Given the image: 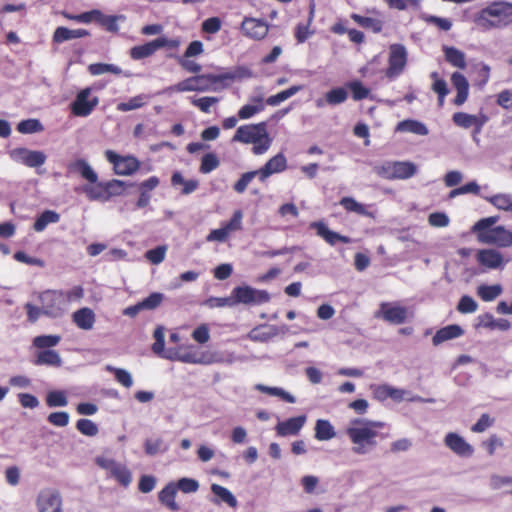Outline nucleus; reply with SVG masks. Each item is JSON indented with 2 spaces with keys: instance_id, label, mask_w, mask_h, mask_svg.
I'll list each match as a JSON object with an SVG mask.
<instances>
[{
  "instance_id": "nucleus-11",
  "label": "nucleus",
  "mask_w": 512,
  "mask_h": 512,
  "mask_svg": "<svg viewBox=\"0 0 512 512\" xmlns=\"http://www.w3.org/2000/svg\"><path fill=\"white\" fill-rule=\"evenodd\" d=\"M95 463L102 469L109 471L110 476L115 478L123 487H128L132 481L131 471L126 465L116 462L112 458L97 456Z\"/></svg>"
},
{
  "instance_id": "nucleus-35",
  "label": "nucleus",
  "mask_w": 512,
  "mask_h": 512,
  "mask_svg": "<svg viewBox=\"0 0 512 512\" xmlns=\"http://www.w3.org/2000/svg\"><path fill=\"white\" fill-rule=\"evenodd\" d=\"M158 50L156 40H151L142 45H136L129 51V55L133 60H142L152 56Z\"/></svg>"
},
{
  "instance_id": "nucleus-16",
  "label": "nucleus",
  "mask_w": 512,
  "mask_h": 512,
  "mask_svg": "<svg viewBox=\"0 0 512 512\" xmlns=\"http://www.w3.org/2000/svg\"><path fill=\"white\" fill-rule=\"evenodd\" d=\"M242 33L253 40L264 39L269 31V25L262 19L245 17L241 23Z\"/></svg>"
},
{
  "instance_id": "nucleus-33",
  "label": "nucleus",
  "mask_w": 512,
  "mask_h": 512,
  "mask_svg": "<svg viewBox=\"0 0 512 512\" xmlns=\"http://www.w3.org/2000/svg\"><path fill=\"white\" fill-rule=\"evenodd\" d=\"M498 210L512 213V194L498 193L492 196H481Z\"/></svg>"
},
{
  "instance_id": "nucleus-44",
  "label": "nucleus",
  "mask_w": 512,
  "mask_h": 512,
  "mask_svg": "<svg viewBox=\"0 0 512 512\" xmlns=\"http://www.w3.org/2000/svg\"><path fill=\"white\" fill-rule=\"evenodd\" d=\"M60 219V215L53 210H45L35 220L33 228L37 232L45 230V228L51 223H57Z\"/></svg>"
},
{
  "instance_id": "nucleus-38",
  "label": "nucleus",
  "mask_w": 512,
  "mask_h": 512,
  "mask_svg": "<svg viewBox=\"0 0 512 512\" xmlns=\"http://www.w3.org/2000/svg\"><path fill=\"white\" fill-rule=\"evenodd\" d=\"M169 450V445L160 438H147L144 442V451L148 456H156L157 454H163Z\"/></svg>"
},
{
  "instance_id": "nucleus-12",
  "label": "nucleus",
  "mask_w": 512,
  "mask_h": 512,
  "mask_svg": "<svg viewBox=\"0 0 512 512\" xmlns=\"http://www.w3.org/2000/svg\"><path fill=\"white\" fill-rule=\"evenodd\" d=\"M263 137H267V123L246 124L237 128L232 141L245 144L259 142Z\"/></svg>"
},
{
  "instance_id": "nucleus-40",
  "label": "nucleus",
  "mask_w": 512,
  "mask_h": 512,
  "mask_svg": "<svg viewBox=\"0 0 512 512\" xmlns=\"http://www.w3.org/2000/svg\"><path fill=\"white\" fill-rule=\"evenodd\" d=\"M477 295L485 302H491L500 296L503 292V287L500 284H481L477 287Z\"/></svg>"
},
{
  "instance_id": "nucleus-55",
  "label": "nucleus",
  "mask_w": 512,
  "mask_h": 512,
  "mask_svg": "<svg viewBox=\"0 0 512 512\" xmlns=\"http://www.w3.org/2000/svg\"><path fill=\"white\" fill-rule=\"evenodd\" d=\"M145 95H137L130 98L128 101L120 102L117 104L116 109L120 112L132 111L139 109L145 104Z\"/></svg>"
},
{
  "instance_id": "nucleus-26",
  "label": "nucleus",
  "mask_w": 512,
  "mask_h": 512,
  "mask_svg": "<svg viewBox=\"0 0 512 512\" xmlns=\"http://www.w3.org/2000/svg\"><path fill=\"white\" fill-rule=\"evenodd\" d=\"M202 358V365L217 363L231 365L239 359L233 352L228 351L202 352Z\"/></svg>"
},
{
  "instance_id": "nucleus-56",
  "label": "nucleus",
  "mask_w": 512,
  "mask_h": 512,
  "mask_svg": "<svg viewBox=\"0 0 512 512\" xmlns=\"http://www.w3.org/2000/svg\"><path fill=\"white\" fill-rule=\"evenodd\" d=\"M76 429L83 435L93 437L99 432L98 426L92 420L81 418L76 422Z\"/></svg>"
},
{
  "instance_id": "nucleus-30",
  "label": "nucleus",
  "mask_w": 512,
  "mask_h": 512,
  "mask_svg": "<svg viewBox=\"0 0 512 512\" xmlns=\"http://www.w3.org/2000/svg\"><path fill=\"white\" fill-rule=\"evenodd\" d=\"M445 60L453 67L458 69L466 68V58L464 52L453 46H443Z\"/></svg>"
},
{
  "instance_id": "nucleus-34",
  "label": "nucleus",
  "mask_w": 512,
  "mask_h": 512,
  "mask_svg": "<svg viewBox=\"0 0 512 512\" xmlns=\"http://www.w3.org/2000/svg\"><path fill=\"white\" fill-rule=\"evenodd\" d=\"M36 365H46L50 367H60L62 365V359L60 354L52 349L41 350L37 353Z\"/></svg>"
},
{
  "instance_id": "nucleus-18",
  "label": "nucleus",
  "mask_w": 512,
  "mask_h": 512,
  "mask_svg": "<svg viewBox=\"0 0 512 512\" xmlns=\"http://www.w3.org/2000/svg\"><path fill=\"white\" fill-rule=\"evenodd\" d=\"M287 168V159L283 153H278L270 158L261 168L257 170L258 179L265 182L273 174L281 173Z\"/></svg>"
},
{
  "instance_id": "nucleus-7",
  "label": "nucleus",
  "mask_w": 512,
  "mask_h": 512,
  "mask_svg": "<svg viewBox=\"0 0 512 512\" xmlns=\"http://www.w3.org/2000/svg\"><path fill=\"white\" fill-rule=\"evenodd\" d=\"M408 53L403 44L394 43L389 47L388 67L385 75L389 79L400 76L407 64Z\"/></svg>"
},
{
  "instance_id": "nucleus-64",
  "label": "nucleus",
  "mask_w": 512,
  "mask_h": 512,
  "mask_svg": "<svg viewBox=\"0 0 512 512\" xmlns=\"http://www.w3.org/2000/svg\"><path fill=\"white\" fill-rule=\"evenodd\" d=\"M70 416L66 411L52 412L48 415L47 420L56 427H65L69 424Z\"/></svg>"
},
{
  "instance_id": "nucleus-50",
  "label": "nucleus",
  "mask_w": 512,
  "mask_h": 512,
  "mask_svg": "<svg viewBox=\"0 0 512 512\" xmlns=\"http://www.w3.org/2000/svg\"><path fill=\"white\" fill-rule=\"evenodd\" d=\"M347 98L348 93L344 87H334L325 94V101L332 106L344 103Z\"/></svg>"
},
{
  "instance_id": "nucleus-25",
  "label": "nucleus",
  "mask_w": 512,
  "mask_h": 512,
  "mask_svg": "<svg viewBox=\"0 0 512 512\" xmlns=\"http://www.w3.org/2000/svg\"><path fill=\"white\" fill-rule=\"evenodd\" d=\"M464 334V329L458 324H450L436 331L432 338L434 346H439L445 341L456 339Z\"/></svg>"
},
{
  "instance_id": "nucleus-41",
  "label": "nucleus",
  "mask_w": 512,
  "mask_h": 512,
  "mask_svg": "<svg viewBox=\"0 0 512 512\" xmlns=\"http://www.w3.org/2000/svg\"><path fill=\"white\" fill-rule=\"evenodd\" d=\"M124 19V15H105L99 10V14L96 15L95 21L103 26L107 31L116 33L119 31L118 21Z\"/></svg>"
},
{
  "instance_id": "nucleus-17",
  "label": "nucleus",
  "mask_w": 512,
  "mask_h": 512,
  "mask_svg": "<svg viewBox=\"0 0 512 512\" xmlns=\"http://www.w3.org/2000/svg\"><path fill=\"white\" fill-rule=\"evenodd\" d=\"M444 444L453 453L460 457H471L474 453V448L470 445L461 435L456 432H449L444 438Z\"/></svg>"
},
{
  "instance_id": "nucleus-37",
  "label": "nucleus",
  "mask_w": 512,
  "mask_h": 512,
  "mask_svg": "<svg viewBox=\"0 0 512 512\" xmlns=\"http://www.w3.org/2000/svg\"><path fill=\"white\" fill-rule=\"evenodd\" d=\"M315 438L319 441H328L336 436V431L329 420L318 419L315 424Z\"/></svg>"
},
{
  "instance_id": "nucleus-13",
  "label": "nucleus",
  "mask_w": 512,
  "mask_h": 512,
  "mask_svg": "<svg viewBox=\"0 0 512 512\" xmlns=\"http://www.w3.org/2000/svg\"><path fill=\"white\" fill-rule=\"evenodd\" d=\"M10 157L17 163H21L30 168H37L46 162V155L40 150H30L24 147H18L10 151Z\"/></svg>"
},
{
  "instance_id": "nucleus-10",
  "label": "nucleus",
  "mask_w": 512,
  "mask_h": 512,
  "mask_svg": "<svg viewBox=\"0 0 512 512\" xmlns=\"http://www.w3.org/2000/svg\"><path fill=\"white\" fill-rule=\"evenodd\" d=\"M375 317L392 325H401L407 321L408 309L398 302H382Z\"/></svg>"
},
{
  "instance_id": "nucleus-6",
  "label": "nucleus",
  "mask_w": 512,
  "mask_h": 512,
  "mask_svg": "<svg viewBox=\"0 0 512 512\" xmlns=\"http://www.w3.org/2000/svg\"><path fill=\"white\" fill-rule=\"evenodd\" d=\"M43 315L50 318H59L67 311V298L64 291L46 290L39 295Z\"/></svg>"
},
{
  "instance_id": "nucleus-31",
  "label": "nucleus",
  "mask_w": 512,
  "mask_h": 512,
  "mask_svg": "<svg viewBox=\"0 0 512 512\" xmlns=\"http://www.w3.org/2000/svg\"><path fill=\"white\" fill-rule=\"evenodd\" d=\"M398 132H409L415 135L426 136L429 133L427 126L418 120L406 119L396 126Z\"/></svg>"
},
{
  "instance_id": "nucleus-39",
  "label": "nucleus",
  "mask_w": 512,
  "mask_h": 512,
  "mask_svg": "<svg viewBox=\"0 0 512 512\" xmlns=\"http://www.w3.org/2000/svg\"><path fill=\"white\" fill-rule=\"evenodd\" d=\"M395 180H406L417 172V166L410 161H395Z\"/></svg>"
},
{
  "instance_id": "nucleus-14",
  "label": "nucleus",
  "mask_w": 512,
  "mask_h": 512,
  "mask_svg": "<svg viewBox=\"0 0 512 512\" xmlns=\"http://www.w3.org/2000/svg\"><path fill=\"white\" fill-rule=\"evenodd\" d=\"M211 88V84L207 74L196 75L189 77L173 86L167 88V91H176V92H191V91H199L204 92L208 91Z\"/></svg>"
},
{
  "instance_id": "nucleus-24",
  "label": "nucleus",
  "mask_w": 512,
  "mask_h": 512,
  "mask_svg": "<svg viewBox=\"0 0 512 512\" xmlns=\"http://www.w3.org/2000/svg\"><path fill=\"white\" fill-rule=\"evenodd\" d=\"M451 82L456 89V97L454 99V104L456 106L463 105L469 95V83L466 77L460 72H454L451 75Z\"/></svg>"
},
{
  "instance_id": "nucleus-36",
  "label": "nucleus",
  "mask_w": 512,
  "mask_h": 512,
  "mask_svg": "<svg viewBox=\"0 0 512 512\" xmlns=\"http://www.w3.org/2000/svg\"><path fill=\"white\" fill-rule=\"evenodd\" d=\"M172 186H182L181 193L183 195H189L193 193L199 187V181L196 179L185 180L182 173L179 171L173 172L171 176Z\"/></svg>"
},
{
  "instance_id": "nucleus-62",
  "label": "nucleus",
  "mask_w": 512,
  "mask_h": 512,
  "mask_svg": "<svg viewBox=\"0 0 512 512\" xmlns=\"http://www.w3.org/2000/svg\"><path fill=\"white\" fill-rule=\"evenodd\" d=\"M219 101L217 97H201V98H191V103L198 107L204 113H210L211 106L216 104Z\"/></svg>"
},
{
  "instance_id": "nucleus-46",
  "label": "nucleus",
  "mask_w": 512,
  "mask_h": 512,
  "mask_svg": "<svg viewBox=\"0 0 512 512\" xmlns=\"http://www.w3.org/2000/svg\"><path fill=\"white\" fill-rule=\"evenodd\" d=\"M480 318L486 320L485 322L482 321L481 325L491 330L508 331L511 328L509 320L504 318L495 319L490 313H485Z\"/></svg>"
},
{
  "instance_id": "nucleus-47",
  "label": "nucleus",
  "mask_w": 512,
  "mask_h": 512,
  "mask_svg": "<svg viewBox=\"0 0 512 512\" xmlns=\"http://www.w3.org/2000/svg\"><path fill=\"white\" fill-rule=\"evenodd\" d=\"M46 404L49 408L66 407L68 398L64 390H52L46 395Z\"/></svg>"
},
{
  "instance_id": "nucleus-48",
  "label": "nucleus",
  "mask_w": 512,
  "mask_h": 512,
  "mask_svg": "<svg viewBox=\"0 0 512 512\" xmlns=\"http://www.w3.org/2000/svg\"><path fill=\"white\" fill-rule=\"evenodd\" d=\"M88 71L93 76L102 75L105 73H112L115 75H120L122 73V69L114 64L108 63H93L88 66Z\"/></svg>"
},
{
  "instance_id": "nucleus-42",
  "label": "nucleus",
  "mask_w": 512,
  "mask_h": 512,
  "mask_svg": "<svg viewBox=\"0 0 512 512\" xmlns=\"http://www.w3.org/2000/svg\"><path fill=\"white\" fill-rule=\"evenodd\" d=\"M346 87L351 91V96L354 101H360L366 98L373 99L370 94V89L364 86L362 81L356 79L346 83Z\"/></svg>"
},
{
  "instance_id": "nucleus-28",
  "label": "nucleus",
  "mask_w": 512,
  "mask_h": 512,
  "mask_svg": "<svg viewBox=\"0 0 512 512\" xmlns=\"http://www.w3.org/2000/svg\"><path fill=\"white\" fill-rule=\"evenodd\" d=\"M89 35L85 29H69L67 27H57L53 34V41L63 43L72 39L83 38Z\"/></svg>"
},
{
  "instance_id": "nucleus-21",
  "label": "nucleus",
  "mask_w": 512,
  "mask_h": 512,
  "mask_svg": "<svg viewBox=\"0 0 512 512\" xmlns=\"http://www.w3.org/2000/svg\"><path fill=\"white\" fill-rule=\"evenodd\" d=\"M310 227L315 229L317 235L323 238L331 246H334L337 242L345 244H350L352 242L350 237L330 230L323 221L312 222Z\"/></svg>"
},
{
  "instance_id": "nucleus-60",
  "label": "nucleus",
  "mask_w": 512,
  "mask_h": 512,
  "mask_svg": "<svg viewBox=\"0 0 512 512\" xmlns=\"http://www.w3.org/2000/svg\"><path fill=\"white\" fill-rule=\"evenodd\" d=\"M199 482L196 479L182 477L175 482V487H177V491L180 490L185 494L195 493L199 489Z\"/></svg>"
},
{
  "instance_id": "nucleus-23",
  "label": "nucleus",
  "mask_w": 512,
  "mask_h": 512,
  "mask_svg": "<svg viewBox=\"0 0 512 512\" xmlns=\"http://www.w3.org/2000/svg\"><path fill=\"white\" fill-rule=\"evenodd\" d=\"M177 487L175 482L167 483L158 493L159 502L168 510L177 512L180 510L179 504L176 502Z\"/></svg>"
},
{
  "instance_id": "nucleus-22",
  "label": "nucleus",
  "mask_w": 512,
  "mask_h": 512,
  "mask_svg": "<svg viewBox=\"0 0 512 512\" xmlns=\"http://www.w3.org/2000/svg\"><path fill=\"white\" fill-rule=\"evenodd\" d=\"M306 422V416L300 415L296 417H291L284 421L278 422L276 425L277 435L281 437H286L290 435H297Z\"/></svg>"
},
{
  "instance_id": "nucleus-54",
  "label": "nucleus",
  "mask_w": 512,
  "mask_h": 512,
  "mask_svg": "<svg viewBox=\"0 0 512 512\" xmlns=\"http://www.w3.org/2000/svg\"><path fill=\"white\" fill-rule=\"evenodd\" d=\"M61 340L59 335H39L33 339V345L42 350L56 346Z\"/></svg>"
},
{
  "instance_id": "nucleus-20",
  "label": "nucleus",
  "mask_w": 512,
  "mask_h": 512,
  "mask_svg": "<svg viewBox=\"0 0 512 512\" xmlns=\"http://www.w3.org/2000/svg\"><path fill=\"white\" fill-rule=\"evenodd\" d=\"M477 261L480 265L488 269H504L506 261H504L503 255L496 249H481L477 252Z\"/></svg>"
},
{
  "instance_id": "nucleus-63",
  "label": "nucleus",
  "mask_w": 512,
  "mask_h": 512,
  "mask_svg": "<svg viewBox=\"0 0 512 512\" xmlns=\"http://www.w3.org/2000/svg\"><path fill=\"white\" fill-rule=\"evenodd\" d=\"M163 299L164 295L162 293L153 292L140 302L144 310H154L162 303Z\"/></svg>"
},
{
  "instance_id": "nucleus-61",
  "label": "nucleus",
  "mask_w": 512,
  "mask_h": 512,
  "mask_svg": "<svg viewBox=\"0 0 512 512\" xmlns=\"http://www.w3.org/2000/svg\"><path fill=\"white\" fill-rule=\"evenodd\" d=\"M477 309L478 303L469 295H463L457 304V310L462 314L474 313Z\"/></svg>"
},
{
  "instance_id": "nucleus-32",
  "label": "nucleus",
  "mask_w": 512,
  "mask_h": 512,
  "mask_svg": "<svg viewBox=\"0 0 512 512\" xmlns=\"http://www.w3.org/2000/svg\"><path fill=\"white\" fill-rule=\"evenodd\" d=\"M350 17L360 27L370 30L373 33H380L384 26V21L378 18L362 16L357 13H352Z\"/></svg>"
},
{
  "instance_id": "nucleus-2",
  "label": "nucleus",
  "mask_w": 512,
  "mask_h": 512,
  "mask_svg": "<svg viewBox=\"0 0 512 512\" xmlns=\"http://www.w3.org/2000/svg\"><path fill=\"white\" fill-rule=\"evenodd\" d=\"M473 20L483 30L503 29L512 24V3L491 2L477 12Z\"/></svg>"
},
{
  "instance_id": "nucleus-5",
  "label": "nucleus",
  "mask_w": 512,
  "mask_h": 512,
  "mask_svg": "<svg viewBox=\"0 0 512 512\" xmlns=\"http://www.w3.org/2000/svg\"><path fill=\"white\" fill-rule=\"evenodd\" d=\"M232 290L235 306H261L271 300V295L267 290L257 289L247 284L238 285Z\"/></svg>"
},
{
  "instance_id": "nucleus-52",
  "label": "nucleus",
  "mask_w": 512,
  "mask_h": 512,
  "mask_svg": "<svg viewBox=\"0 0 512 512\" xmlns=\"http://www.w3.org/2000/svg\"><path fill=\"white\" fill-rule=\"evenodd\" d=\"M17 130L22 134H32L43 131L44 127L40 120L31 118L20 121Z\"/></svg>"
},
{
  "instance_id": "nucleus-19",
  "label": "nucleus",
  "mask_w": 512,
  "mask_h": 512,
  "mask_svg": "<svg viewBox=\"0 0 512 512\" xmlns=\"http://www.w3.org/2000/svg\"><path fill=\"white\" fill-rule=\"evenodd\" d=\"M68 173H77L84 180H86L88 185H96L99 182L98 174L89 164V162L83 158H78L74 161H71L67 165Z\"/></svg>"
},
{
  "instance_id": "nucleus-49",
  "label": "nucleus",
  "mask_w": 512,
  "mask_h": 512,
  "mask_svg": "<svg viewBox=\"0 0 512 512\" xmlns=\"http://www.w3.org/2000/svg\"><path fill=\"white\" fill-rule=\"evenodd\" d=\"M202 305L213 309V308H222V307H235V300L233 295V290L231 291L230 296L228 297H214L211 296L203 301Z\"/></svg>"
},
{
  "instance_id": "nucleus-58",
  "label": "nucleus",
  "mask_w": 512,
  "mask_h": 512,
  "mask_svg": "<svg viewBox=\"0 0 512 512\" xmlns=\"http://www.w3.org/2000/svg\"><path fill=\"white\" fill-rule=\"evenodd\" d=\"M455 125L469 129L475 127L476 116L465 112H456L452 116Z\"/></svg>"
},
{
  "instance_id": "nucleus-3",
  "label": "nucleus",
  "mask_w": 512,
  "mask_h": 512,
  "mask_svg": "<svg viewBox=\"0 0 512 512\" xmlns=\"http://www.w3.org/2000/svg\"><path fill=\"white\" fill-rule=\"evenodd\" d=\"M498 220V216L482 218L473 225L472 231L477 233V238L481 243L496 245L501 248L510 247L512 245V231L502 225L493 227Z\"/></svg>"
},
{
  "instance_id": "nucleus-4",
  "label": "nucleus",
  "mask_w": 512,
  "mask_h": 512,
  "mask_svg": "<svg viewBox=\"0 0 512 512\" xmlns=\"http://www.w3.org/2000/svg\"><path fill=\"white\" fill-rule=\"evenodd\" d=\"M134 186V183L119 179L99 181L96 185H84L82 192L90 201L108 202L112 197L121 196L126 188Z\"/></svg>"
},
{
  "instance_id": "nucleus-1",
  "label": "nucleus",
  "mask_w": 512,
  "mask_h": 512,
  "mask_svg": "<svg viewBox=\"0 0 512 512\" xmlns=\"http://www.w3.org/2000/svg\"><path fill=\"white\" fill-rule=\"evenodd\" d=\"M384 422L365 418H354L346 428V434L354 444L352 451L357 455H365L377 446L376 438L380 435L378 428H383ZM387 435H382L385 438Z\"/></svg>"
},
{
  "instance_id": "nucleus-27",
  "label": "nucleus",
  "mask_w": 512,
  "mask_h": 512,
  "mask_svg": "<svg viewBox=\"0 0 512 512\" xmlns=\"http://www.w3.org/2000/svg\"><path fill=\"white\" fill-rule=\"evenodd\" d=\"M72 321L82 330H91L95 323V313L88 307L80 308L72 314Z\"/></svg>"
},
{
  "instance_id": "nucleus-45",
  "label": "nucleus",
  "mask_w": 512,
  "mask_h": 512,
  "mask_svg": "<svg viewBox=\"0 0 512 512\" xmlns=\"http://www.w3.org/2000/svg\"><path fill=\"white\" fill-rule=\"evenodd\" d=\"M340 205L348 212H354L356 214L373 217V213L368 211L365 205L357 202L353 197H343L340 200Z\"/></svg>"
},
{
  "instance_id": "nucleus-53",
  "label": "nucleus",
  "mask_w": 512,
  "mask_h": 512,
  "mask_svg": "<svg viewBox=\"0 0 512 512\" xmlns=\"http://www.w3.org/2000/svg\"><path fill=\"white\" fill-rule=\"evenodd\" d=\"M220 165V161L215 153H206L201 158L200 172L203 174H209L213 170L217 169Z\"/></svg>"
},
{
  "instance_id": "nucleus-29",
  "label": "nucleus",
  "mask_w": 512,
  "mask_h": 512,
  "mask_svg": "<svg viewBox=\"0 0 512 512\" xmlns=\"http://www.w3.org/2000/svg\"><path fill=\"white\" fill-rule=\"evenodd\" d=\"M211 491L215 496V498L212 499L213 503L219 504L220 502H224L232 508H235L237 506L236 497L226 487H223L219 484H212Z\"/></svg>"
},
{
  "instance_id": "nucleus-15",
  "label": "nucleus",
  "mask_w": 512,
  "mask_h": 512,
  "mask_svg": "<svg viewBox=\"0 0 512 512\" xmlns=\"http://www.w3.org/2000/svg\"><path fill=\"white\" fill-rule=\"evenodd\" d=\"M39 512H63L62 497L57 490L42 491L36 501Z\"/></svg>"
},
{
  "instance_id": "nucleus-51",
  "label": "nucleus",
  "mask_w": 512,
  "mask_h": 512,
  "mask_svg": "<svg viewBox=\"0 0 512 512\" xmlns=\"http://www.w3.org/2000/svg\"><path fill=\"white\" fill-rule=\"evenodd\" d=\"M106 370L113 373L116 381L122 384L124 387L130 388L133 385L132 375L126 369L107 365Z\"/></svg>"
},
{
  "instance_id": "nucleus-8",
  "label": "nucleus",
  "mask_w": 512,
  "mask_h": 512,
  "mask_svg": "<svg viewBox=\"0 0 512 512\" xmlns=\"http://www.w3.org/2000/svg\"><path fill=\"white\" fill-rule=\"evenodd\" d=\"M91 92L92 88L86 87L76 94L75 99L70 103V110L74 116L87 117L99 104V98L97 96L92 97Z\"/></svg>"
},
{
  "instance_id": "nucleus-57",
  "label": "nucleus",
  "mask_w": 512,
  "mask_h": 512,
  "mask_svg": "<svg viewBox=\"0 0 512 512\" xmlns=\"http://www.w3.org/2000/svg\"><path fill=\"white\" fill-rule=\"evenodd\" d=\"M255 177H258L257 170L248 171V172L243 173L240 176V178L234 183V185H233L234 191L238 194H243L246 191L248 185L252 182V180Z\"/></svg>"
},
{
  "instance_id": "nucleus-9",
  "label": "nucleus",
  "mask_w": 512,
  "mask_h": 512,
  "mask_svg": "<svg viewBox=\"0 0 512 512\" xmlns=\"http://www.w3.org/2000/svg\"><path fill=\"white\" fill-rule=\"evenodd\" d=\"M105 158L113 165V170L117 175L129 176L140 168V161L132 155L121 156L113 150H106Z\"/></svg>"
},
{
  "instance_id": "nucleus-43",
  "label": "nucleus",
  "mask_w": 512,
  "mask_h": 512,
  "mask_svg": "<svg viewBox=\"0 0 512 512\" xmlns=\"http://www.w3.org/2000/svg\"><path fill=\"white\" fill-rule=\"evenodd\" d=\"M255 389L270 396L280 397L283 401L287 403L296 402V398L292 394H290L289 392L285 391L283 388L280 387H270L264 384H256Z\"/></svg>"
},
{
  "instance_id": "nucleus-59",
  "label": "nucleus",
  "mask_w": 512,
  "mask_h": 512,
  "mask_svg": "<svg viewBox=\"0 0 512 512\" xmlns=\"http://www.w3.org/2000/svg\"><path fill=\"white\" fill-rule=\"evenodd\" d=\"M395 161H384L380 165L374 167L375 173L387 180H395Z\"/></svg>"
}]
</instances>
